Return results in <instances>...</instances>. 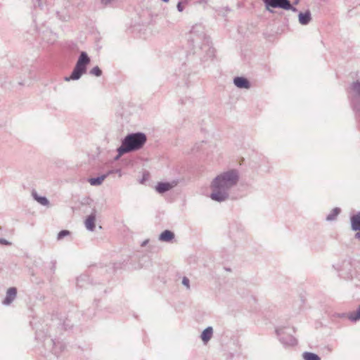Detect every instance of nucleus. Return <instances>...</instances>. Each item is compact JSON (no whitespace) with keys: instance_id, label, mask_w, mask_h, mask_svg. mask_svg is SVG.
I'll use <instances>...</instances> for the list:
<instances>
[{"instance_id":"8","label":"nucleus","mask_w":360,"mask_h":360,"mask_svg":"<svg viewBox=\"0 0 360 360\" xmlns=\"http://www.w3.org/2000/svg\"><path fill=\"white\" fill-rule=\"evenodd\" d=\"M178 184V181L173 180L170 182H159L155 186V190L158 193H164L170 191Z\"/></svg>"},{"instance_id":"26","label":"nucleus","mask_w":360,"mask_h":360,"mask_svg":"<svg viewBox=\"0 0 360 360\" xmlns=\"http://www.w3.org/2000/svg\"><path fill=\"white\" fill-rule=\"evenodd\" d=\"M117 0H101L102 4L107 6L116 2Z\"/></svg>"},{"instance_id":"6","label":"nucleus","mask_w":360,"mask_h":360,"mask_svg":"<svg viewBox=\"0 0 360 360\" xmlns=\"http://www.w3.org/2000/svg\"><path fill=\"white\" fill-rule=\"evenodd\" d=\"M292 332L295 333L294 329L288 327L276 329V333L279 337V340L284 346L290 347L297 344V340L293 337Z\"/></svg>"},{"instance_id":"10","label":"nucleus","mask_w":360,"mask_h":360,"mask_svg":"<svg viewBox=\"0 0 360 360\" xmlns=\"http://www.w3.org/2000/svg\"><path fill=\"white\" fill-rule=\"evenodd\" d=\"M233 84L240 89H248L250 88V82L245 77H237L233 79Z\"/></svg>"},{"instance_id":"25","label":"nucleus","mask_w":360,"mask_h":360,"mask_svg":"<svg viewBox=\"0 0 360 360\" xmlns=\"http://www.w3.org/2000/svg\"><path fill=\"white\" fill-rule=\"evenodd\" d=\"M190 281L187 277H184L182 279V284L186 287L187 289H190Z\"/></svg>"},{"instance_id":"4","label":"nucleus","mask_w":360,"mask_h":360,"mask_svg":"<svg viewBox=\"0 0 360 360\" xmlns=\"http://www.w3.org/2000/svg\"><path fill=\"white\" fill-rule=\"evenodd\" d=\"M90 63V58L86 52L82 51L70 77L65 78V81L77 80L86 71V67Z\"/></svg>"},{"instance_id":"7","label":"nucleus","mask_w":360,"mask_h":360,"mask_svg":"<svg viewBox=\"0 0 360 360\" xmlns=\"http://www.w3.org/2000/svg\"><path fill=\"white\" fill-rule=\"evenodd\" d=\"M292 332L295 333L294 329L288 327L276 329V333L279 337V340L284 346L290 347L297 344V340L293 337Z\"/></svg>"},{"instance_id":"3","label":"nucleus","mask_w":360,"mask_h":360,"mask_svg":"<svg viewBox=\"0 0 360 360\" xmlns=\"http://www.w3.org/2000/svg\"><path fill=\"white\" fill-rule=\"evenodd\" d=\"M147 141L145 134L141 132L128 134L123 139L122 145L117 149L119 156L141 148Z\"/></svg>"},{"instance_id":"11","label":"nucleus","mask_w":360,"mask_h":360,"mask_svg":"<svg viewBox=\"0 0 360 360\" xmlns=\"http://www.w3.org/2000/svg\"><path fill=\"white\" fill-rule=\"evenodd\" d=\"M299 22L302 25H308L311 20V15L309 11L304 13L300 12L298 15Z\"/></svg>"},{"instance_id":"29","label":"nucleus","mask_w":360,"mask_h":360,"mask_svg":"<svg viewBox=\"0 0 360 360\" xmlns=\"http://www.w3.org/2000/svg\"><path fill=\"white\" fill-rule=\"evenodd\" d=\"M355 238H360V231L359 232H357L356 234H355Z\"/></svg>"},{"instance_id":"17","label":"nucleus","mask_w":360,"mask_h":360,"mask_svg":"<svg viewBox=\"0 0 360 360\" xmlns=\"http://www.w3.org/2000/svg\"><path fill=\"white\" fill-rule=\"evenodd\" d=\"M32 196L35 200H37L39 204L44 206L49 205V200L44 196H39L37 192H32Z\"/></svg>"},{"instance_id":"15","label":"nucleus","mask_w":360,"mask_h":360,"mask_svg":"<svg viewBox=\"0 0 360 360\" xmlns=\"http://www.w3.org/2000/svg\"><path fill=\"white\" fill-rule=\"evenodd\" d=\"M174 238L173 232L169 230L164 231L159 236V240L163 242H170Z\"/></svg>"},{"instance_id":"30","label":"nucleus","mask_w":360,"mask_h":360,"mask_svg":"<svg viewBox=\"0 0 360 360\" xmlns=\"http://www.w3.org/2000/svg\"><path fill=\"white\" fill-rule=\"evenodd\" d=\"M56 347H57V345H56V343H54V348H53V350H54V352H55V353H57Z\"/></svg>"},{"instance_id":"13","label":"nucleus","mask_w":360,"mask_h":360,"mask_svg":"<svg viewBox=\"0 0 360 360\" xmlns=\"http://www.w3.org/2000/svg\"><path fill=\"white\" fill-rule=\"evenodd\" d=\"M96 214L95 212L91 213L85 220V226L87 230L93 231L95 229L96 225Z\"/></svg>"},{"instance_id":"5","label":"nucleus","mask_w":360,"mask_h":360,"mask_svg":"<svg viewBox=\"0 0 360 360\" xmlns=\"http://www.w3.org/2000/svg\"><path fill=\"white\" fill-rule=\"evenodd\" d=\"M264 5L265 8L270 13H272L273 11L271 8H281L285 11H291L294 13L297 12V9L293 6L297 5L300 0H295L293 4H292L289 0H262Z\"/></svg>"},{"instance_id":"14","label":"nucleus","mask_w":360,"mask_h":360,"mask_svg":"<svg viewBox=\"0 0 360 360\" xmlns=\"http://www.w3.org/2000/svg\"><path fill=\"white\" fill-rule=\"evenodd\" d=\"M213 335V328L211 326L206 328L201 333L200 338L202 341L206 344L207 343Z\"/></svg>"},{"instance_id":"9","label":"nucleus","mask_w":360,"mask_h":360,"mask_svg":"<svg viewBox=\"0 0 360 360\" xmlns=\"http://www.w3.org/2000/svg\"><path fill=\"white\" fill-rule=\"evenodd\" d=\"M17 290L15 288H10L6 292V296L2 303L4 305H9L16 297Z\"/></svg>"},{"instance_id":"12","label":"nucleus","mask_w":360,"mask_h":360,"mask_svg":"<svg viewBox=\"0 0 360 360\" xmlns=\"http://www.w3.org/2000/svg\"><path fill=\"white\" fill-rule=\"evenodd\" d=\"M112 173V171H109L107 174H103L100 176H98L96 178H91L88 180V181L89 182V184L91 186H100L103 184L104 180L107 178V176Z\"/></svg>"},{"instance_id":"16","label":"nucleus","mask_w":360,"mask_h":360,"mask_svg":"<svg viewBox=\"0 0 360 360\" xmlns=\"http://www.w3.org/2000/svg\"><path fill=\"white\" fill-rule=\"evenodd\" d=\"M352 229L360 231V212L351 217Z\"/></svg>"},{"instance_id":"31","label":"nucleus","mask_w":360,"mask_h":360,"mask_svg":"<svg viewBox=\"0 0 360 360\" xmlns=\"http://www.w3.org/2000/svg\"><path fill=\"white\" fill-rule=\"evenodd\" d=\"M116 172H119V173H120V176L121 175V174H120V170H119V169H118V170H116Z\"/></svg>"},{"instance_id":"1","label":"nucleus","mask_w":360,"mask_h":360,"mask_svg":"<svg viewBox=\"0 0 360 360\" xmlns=\"http://www.w3.org/2000/svg\"><path fill=\"white\" fill-rule=\"evenodd\" d=\"M238 181L239 172L236 169L221 172L210 184V198L219 202L227 200L229 198L230 191L238 184Z\"/></svg>"},{"instance_id":"28","label":"nucleus","mask_w":360,"mask_h":360,"mask_svg":"<svg viewBox=\"0 0 360 360\" xmlns=\"http://www.w3.org/2000/svg\"><path fill=\"white\" fill-rule=\"evenodd\" d=\"M176 8H177V10L179 12H182L184 11V8L181 2L178 3V4L176 6Z\"/></svg>"},{"instance_id":"24","label":"nucleus","mask_w":360,"mask_h":360,"mask_svg":"<svg viewBox=\"0 0 360 360\" xmlns=\"http://www.w3.org/2000/svg\"><path fill=\"white\" fill-rule=\"evenodd\" d=\"M230 11L231 9L228 6H226L219 8L218 11L219 14L225 16L226 13L230 12Z\"/></svg>"},{"instance_id":"23","label":"nucleus","mask_w":360,"mask_h":360,"mask_svg":"<svg viewBox=\"0 0 360 360\" xmlns=\"http://www.w3.org/2000/svg\"><path fill=\"white\" fill-rule=\"evenodd\" d=\"M70 235V231L67 230H63L58 233L57 239L58 240H62L64 237Z\"/></svg>"},{"instance_id":"21","label":"nucleus","mask_w":360,"mask_h":360,"mask_svg":"<svg viewBox=\"0 0 360 360\" xmlns=\"http://www.w3.org/2000/svg\"><path fill=\"white\" fill-rule=\"evenodd\" d=\"M352 89L354 91L356 96L360 100V82H354L352 84Z\"/></svg>"},{"instance_id":"18","label":"nucleus","mask_w":360,"mask_h":360,"mask_svg":"<svg viewBox=\"0 0 360 360\" xmlns=\"http://www.w3.org/2000/svg\"><path fill=\"white\" fill-rule=\"evenodd\" d=\"M302 358L304 360H321V358L317 354L309 352H304Z\"/></svg>"},{"instance_id":"22","label":"nucleus","mask_w":360,"mask_h":360,"mask_svg":"<svg viewBox=\"0 0 360 360\" xmlns=\"http://www.w3.org/2000/svg\"><path fill=\"white\" fill-rule=\"evenodd\" d=\"M89 73L92 75L100 77L102 75V71L98 66H95L90 70Z\"/></svg>"},{"instance_id":"27","label":"nucleus","mask_w":360,"mask_h":360,"mask_svg":"<svg viewBox=\"0 0 360 360\" xmlns=\"http://www.w3.org/2000/svg\"><path fill=\"white\" fill-rule=\"evenodd\" d=\"M0 244L1 245H8L11 244L10 242H8L7 240L4 239V238H0Z\"/></svg>"},{"instance_id":"19","label":"nucleus","mask_w":360,"mask_h":360,"mask_svg":"<svg viewBox=\"0 0 360 360\" xmlns=\"http://www.w3.org/2000/svg\"><path fill=\"white\" fill-rule=\"evenodd\" d=\"M340 209L338 207H335L332 210L330 213L326 217L327 221H333L335 220L337 217V216L340 214Z\"/></svg>"},{"instance_id":"20","label":"nucleus","mask_w":360,"mask_h":360,"mask_svg":"<svg viewBox=\"0 0 360 360\" xmlns=\"http://www.w3.org/2000/svg\"><path fill=\"white\" fill-rule=\"evenodd\" d=\"M348 318L352 321H356L360 319V306L358 307L356 311L351 312Z\"/></svg>"},{"instance_id":"2","label":"nucleus","mask_w":360,"mask_h":360,"mask_svg":"<svg viewBox=\"0 0 360 360\" xmlns=\"http://www.w3.org/2000/svg\"><path fill=\"white\" fill-rule=\"evenodd\" d=\"M188 41L195 49L207 51L210 48V41L205 34V29L202 24L193 25L188 34Z\"/></svg>"}]
</instances>
